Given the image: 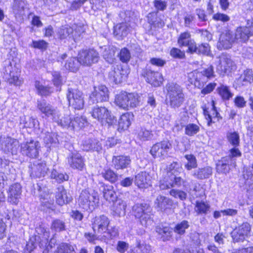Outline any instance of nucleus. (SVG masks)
I'll use <instances>...</instances> for the list:
<instances>
[{
	"mask_svg": "<svg viewBox=\"0 0 253 253\" xmlns=\"http://www.w3.org/2000/svg\"><path fill=\"white\" fill-rule=\"evenodd\" d=\"M167 90V100L169 106L173 109L178 108L184 101V94L182 88L174 83L168 84L166 86Z\"/></svg>",
	"mask_w": 253,
	"mask_h": 253,
	"instance_id": "nucleus-1",
	"label": "nucleus"
},
{
	"mask_svg": "<svg viewBox=\"0 0 253 253\" xmlns=\"http://www.w3.org/2000/svg\"><path fill=\"white\" fill-rule=\"evenodd\" d=\"M78 201L81 208L86 211H92L99 202L98 193L91 189H84L81 192Z\"/></svg>",
	"mask_w": 253,
	"mask_h": 253,
	"instance_id": "nucleus-2",
	"label": "nucleus"
},
{
	"mask_svg": "<svg viewBox=\"0 0 253 253\" xmlns=\"http://www.w3.org/2000/svg\"><path fill=\"white\" fill-rule=\"evenodd\" d=\"M241 153L238 148H233L230 151L229 155L222 157L216 164V171L218 173H227L231 167L236 166V157H240Z\"/></svg>",
	"mask_w": 253,
	"mask_h": 253,
	"instance_id": "nucleus-3",
	"label": "nucleus"
},
{
	"mask_svg": "<svg viewBox=\"0 0 253 253\" xmlns=\"http://www.w3.org/2000/svg\"><path fill=\"white\" fill-rule=\"evenodd\" d=\"M151 208L147 204H137L132 208L133 214L139 219L140 224L147 227L153 223L151 217Z\"/></svg>",
	"mask_w": 253,
	"mask_h": 253,
	"instance_id": "nucleus-4",
	"label": "nucleus"
},
{
	"mask_svg": "<svg viewBox=\"0 0 253 253\" xmlns=\"http://www.w3.org/2000/svg\"><path fill=\"white\" fill-rule=\"evenodd\" d=\"M139 102L140 100L137 94L128 93L125 91L117 94L115 98L116 105L125 110H128L129 108L136 107Z\"/></svg>",
	"mask_w": 253,
	"mask_h": 253,
	"instance_id": "nucleus-5",
	"label": "nucleus"
},
{
	"mask_svg": "<svg viewBox=\"0 0 253 253\" xmlns=\"http://www.w3.org/2000/svg\"><path fill=\"white\" fill-rule=\"evenodd\" d=\"M67 98L69 106L75 110H81L84 105V95L82 91L76 87H68Z\"/></svg>",
	"mask_w": 253,
	"mask_h": 253,
	"instance_id": "nucleus-6",
	"label": "nucleus"
},
{
	"mask_svg": "<svg viewBox=\"0 0 253 253\" xmlns=\"http://www.w3.org/2000/svg\"><path fill=\"white\" fill-rule=\"evenodd\" d=\"M92 117L98 121L102 125H111L116 122L115 117L105 107L94 106L90 112Z\"/></svg>",
	"mask_w": 253,
	"mask_h": 253,
	"instance_id": "nucleus-7",
	"label": "nucleus"
},
{
	"mask_svg": "<svg viewBox=\"0 0 253 253\" xmlns=\"http://www.w3.org/2000/svg\"><path fill=\"white\" fill-rule=\"evenodd\" d=\"M29 173L32 178H42L48 173L49 169L44 161L36 160L30 163Z\"/></svg>",
	"mask_w": 253,
	"mask_h": 253,
	"instance_id": "nucleus-8",
	"label": "nucleus"
},
{
	"mask_svg": "<svg viewBox=\"0 0 253 253\" xmlns=\"http://www.w3.org/2000/svg\"><path fill=\"white\" fill-rule=\"evenodd\" d=\"M182 170V167L177 162H172L167 168L168 177L171 179L172 184H176L178 187L181 186L185 187L187 183L186 180L178 176Z\"/></svg>",
	"mask_w": 253,
	"mask_h": 253,
	"instance_id": "nucleus-9",
	"label": "nucleus"
},
{
	"mask_svg": "<svg viewBox=\"0 0 253 253\" xmlns=\"http://www.w3.org/2000/svg\"><path fill=\"white\" fill-rule=\"evenodd\" d=\"M219 58V63L216 67V72L220 76L229 75L236 69L235 63L229 55L222 54Z\"/></svg>",
	"mask_w": 253,
	"mask_h": 253,
	"instance_id": "nucleus-10",
	"label": "nucleus"
},
{
	"mask_svg": "<svg viewBox=\"0 0 253 253\" xmlns=\"http://www.w3.org/2000/svg\"><path fill=\"white\" fill-rule=\"evenodd\" d=\"M194 77V84L199 88L203 87L208 79L214 76L213 67L210 66L203 69L201 72H195L193 74Z\"/></svg>",
	"mask_w": 253,
	"mask_h": 253,
	"instance_id": "nucleus-11",
	"label": "nucleus"
},
{
	"mask_svg": "<svg viewBox=\"0 0 253 253\" xmlns=\"http://www.w3.org/2000/svg\"><path fill=\"white\" fill-rule=\"evenodd\" d=\"M78 56L81 64L86 66L97 62L99 58L98 53L93 49L83 50L79 53Z\"/></svg>",
	"mask_w": 253,
	"mask_h": 253,
	"instance_id": "nucleus-12",
	"label": "nucleus"
},
{
	"mask_svg": "<svg viewBox=\"0 0 253 253\" xmlns=\"http://www.w3.org/2000/svg\"><path fill=\"white\" fill-rule=\"evenodd\" d=\"M109 99L108 89L103 85L95 86L94 91L89 96V102L92 103L106 102Z\"/></svg>",
	"mask_w": 253,
	"mask_h": 253,
	"instance_id": "nucleus-13",
	"label": "nucleus"
},
{
	"mask_svg": "<svg viewBox=\"0 0 253 253\" xmlns=\"http://www.w3.org/2000/svg\"><path fill=\"white\" fill-rule=\"evenodd\" d=\"M141 75L146 78L148 83L154 86H160L163 82L162 75L158 72L152 71L149 67H146L142 70Z\"/></svg>",
	"mask_w": 253,
	"mask_h": 253,
	"instance_id": "nucleus-14",
	"label": "nucleus"
},
{
	"mask_svg": "<svg viewBox=\"0 0 253 253\" xmlns=\"http://www.w3.org/2000/svg\"><path fill=\"white\" fill-rule=\"evenodd\" d=\"M171 147V145L169 141H163L154 144L150 153L154 158L165 157Z\"/></svg>",
	"mask_w": 253,
	"mask_h": 253,
	"instance_id": "nucleus-15",
	"label": "nucleus"
},
{
	"mask_svg": "<svg viewBox=\"0 0 253 253\" xmlns=\"http://www.w3.org/2000/svg\"><path fill=\"white\" fill-rule=\"evenodd\" d=\"M40 147L39 141L32 140L21 144V149L23 155L34 158L38 156Z\"/></svg>",
	"mask_w": 253,
	"mask_h": 253,
	"instance_id": "nucleus-16",
	"label": "nucleus"
},
{
	"mask_svg": "<svg viewBox=\"0 0 253 253\" xmlns=\"http://www.w3.org/2000/svg\"><path fill=\"white\" fill-rule=\"evenodd\" d=\"M128 74L127 70L124 69L121 65H117L112 67L111 71L109 73L108 77L113 82L118 84L122 83L124 77Z\"/></svg>",
	"mask_w": 253,
	"mask_h": 253,
	"instance_id": "nucleus-17",
	"label": "nucleus"
},
{
	"mask_svg": "<svg viewBox=\"0 0 253 253\" xmlns=\"http://www.w3.org/2000/svg\"><path fill=\"white\" fill-rule=\"evenodd\" d=\"M82 148L85 151L100 152L102 149V145L101 142L94 137H85L82 141Z\"/></svg>",
	"mask_w": 253,
	"mask_h": 253,
	"instance_id": "nucleus-18",
	"label": "nucleus"
},
{
	"mask_svg": "<svg viewBox=\"0 0 253 253\" xmlns=\"http://www.w3.org/2000/svg\"><path fill=\"white\" fill-rule=\"evenodd\" d=\"M109 223L110 221L107 216L104 215L96 216L94 219L92 228L94 231H97L98 233H102L109 230L108 227Z\"/></svg>",
	"mask_w": 253,
	"mask_h": 253,
	"instance_id": "nucleus-19",
	"label": "nucleus"
},
{
	"mask_svg": "<svg viewBox=\"0 0 253 253\" xmlns=\"http://www.w3.org/2000/svg\"><path fill=\"white\" fill-rule=\"evenodd\" d=\"M37 107L38 109L47 117H52V119L58 110L47 103L45 100H38Z\"/></svg>",
	"mask_w": 253,
	"mask_h": 253,
	"instance_id": "nucleus-20",
	"label": "nucleus"
},
{
	"mask_svg": "<svg viewBox=\"0 0 253 253\" xmlns=\"http://www.w3.org/2000/svg\"><path fill=\"white\" fill-rule=\"evenodd\" d=\"M13 13L16 17L24 15L28 10V3L26 0H13L11 4Z\"/></svg>",
	"mask_w": 253,
	"mask_h": 253,
	"instance_id": "nucleus-21",
	"label": "nucleus"
},
{
	"mask_svg": "<svg viewBox=\"0 0 253 253\" xmlns=\"http://www.w3.org/2000/svg\"><path fill=\"white\" fill-rule=\"evenodd\" d=\"M131 159L129 156L120 155L113 156L112 158V165L116 169H126L130 165Z\"/></svg>",
	"mask_w": 253,
	"mask_h": 253,
	"instance_id": "nucleus-22",
	"label": "nucleus"
},
{
	"mask_svg": "<svg viewBox=\"0 0 253 253\" xmlns=\"http://www.w3.org/2000/svg\"><path fill=\"white\" fill-rule=\"evenodd\" d=\"M21 194V186L18 183L10 186L8 192V201L13 204H17Z\"/></svg>",
	"mask_w": 253,
	"mask_h": 253,
	"instance_id": "nucleus-23",
	"label": "nucleus"
},
{
	"mask_svg": "<svg viewBox=\"0 0 253 253\" xmlns=\"http://www.w3.org/2000/svg\"><path fill=\"white\" fill-rule=\"evenodd\" d=\"M253 82V71L246 69L240 76L236 79V83L239 87L247 86Z\"/></svg>",
	"mask_w": 253,
	"mask_h": 253,
	"instance_id": "nucleus-24",
	"label": "nucleus"
},
{
	"mask_svg": "<svg viewBox=\"0 0 253 253\" xmlns=\"http://www.w3.org/2000/svg\"><path fill=\"white\" fill-rule=\"evenodd\" d=\"M18 142L10 137H4L1 140V148L5 153H12L16 149Z\"/></svg>",
	"mask_w": 253,
	"mask_h": 253,
	"instance_id": "nucleus-25",
	"label": "nucleus"
},
{
	"mask_svg": "<svg viewBox=\"0 0 253 253\" xmlns=\"http://www.w3.org/2000/svg\"><path fill=\"white\" fill-rule=\"evenodd\" d=\"M235 40V37H234L233 35L229 32L222 34L219 38L217 47L218 48H220L221 49L222 48H230L232 43Z\"/></svg>",
	"mask_w": 253,
	"mask_h": 253,
	"instance_id": "nucleus-26",
	"label": "nucleus"
},
{
	"mask_svg": "<svg viewBox=\"0 0 253 253\" xmlns=\"http://www.w3.org/2000/svg\"><path fill=\"white\" fill-rule=\"evenodd\" d=\"M212 174V168L210 166L198 168L192 171V175L199 180L209 178Z\"/></svg>",
	"mask_w": 253,
	"mask_h": 253,
	"instance_id": "nucleus-27",
	"label": "nucleus"
},
{
	"mask_svg": "<svg viewBox=\"0 0 253 253\" xmlns=\"http://www.w3.org/2000/svg\"><path fill=\"white\" fill-rule=\"evenodd\" d=\"M154 204L155 207L161 211H165L170 208L173 202L169 198L162 195H159L156 199Z\"/></svg>",
	"mask_w": 253,
	"mask_h": 253,
	"instance_id": "nucleus-28",
	"label": "nucleus"
},
{
	"mask_svg": "<svg viewBox=\"0 0 253 253\" xmlns=\"http://www.w3.org/2000/svg\"><path fill=\"white\" fill-rule=\"evenodd\" d=\"M126 204L125 201L121 199H117L113 202L112 207V214L114 216H121L125 215Z\"/></svg>",
	"mask_w": 253,
	"mask_h": 253,
	"instance_id": "nucleus-29",
	"label": "nucleus"
},
{
	"mask_svg": "<svg viewBox=\"0 0 253 253\" xmlns=\"http://www.w3.org/2000/svg\"><path fill=\"white\" fill-rule=\"evenodd\" d=\"M52 120L62 127L70 129L72 119L69 115H62L58 110V113H56Z\"/></svg>",
	"mask_w": 253,
	"mask_h": 253,
	"instance_id": "nucleus-30",
	"label": "nucleus"
},
{
	"mask_svg": "<svg viewBox=\"0 0 253 253\" xmlns=\"http://www.w3.org/2000/svg\"><path fill=\"white\" fill-rule=\"evenodd\" d=\"M69 164L73 169L82 170L84 164L83 158L79 153H73L68 160Z\"/></svg>",
	"mask_w": 253,
	"mask_h": 253,
	"instance_id": "nucleus-31",
	"label": "nucleus"
},
{
	"mask_svg": "<svg viewBox=\"0 0 253 253\" xmlns=\"http://www.w3.org/2000/svg\"><path fill=\"white\" fill-rule=\"evenodd\" d=\"M56 198L57 203L60 206L68 203L72 200L71 197L67 195L66 190L62 186L58 188Z\"/></svg>",
	"mask_w": 253,
	"mask_h": 253,
	"instance_id": "nucleus-32",
	"label": "nucleus"
},
{
	"mask_svg": "<svg viewBox=\"0 0 253 253\" xmlns=\"http://www.w3.org/2000/svg\"><path fill=\"white\" fill-rule=\"evenodd\" d=\"M149 174L145 171L138 173L135 178V184L140 188H145L148 187Z\"/></svg>",
	"mask_w": 253,
	"mask_h": 253,
	"instance_id": "nucleus-33",
	"label": "nucleus"
},
{
	"mask_svg": "<svg viewBox=\"0 0 253 253\" xmlns=\"http://www.w3.org/2000/svg\"><path fill=\"white\" fill-rule=\"evenodd\" d=\"M250 32L246 26L238 27L235 33V38L237 41L245 42L250 37Z\"/></svg>",
	"mask_w": 253,
	"mask_h": 253,
	"instance_id": "nucleus-34",
	"label": "nucleus"
},
{
	"mask_svg": "<svg viewBox=\"0 0 253 253\" xmlns=\"http://www.w3.org/2000/svg\"><path fill=\"white\" fill-rule=\"evenodd\" d=\"M216 91L223 100H229L233 96L230 87L224 84H220L216 88Z\"/></svg>",
	"mask_w": 253,
	"mask_h": 253,
	"instance_id": "nucleus-35",
	"label": "nucleus"
},
{
	"mask_svg": "<svg viewBox=\"0 0 253 253\" xmlns=\"http://www.w3.org/2000/svg\"><path fill=\"white\" fill-rule=\"evenodd\" d=\"M102 187L104 198L109 202H114L117 199V195L113 186L103 184Z\"/></svg>",
	"mask_w": 253,
	"mask_h": 253,
	"instance_id": "nucleus-36",
	"label": "nucleus"
},
{
	"mask_svg": "<svg viewBox=\"0 0 253 253\" xmlns=\"http://www.w3.org/2000/svg\"><path fill=\"white\" fill-rule=\"evenodd\" d=\"M87 122L85 117L81 116L74 118L71 120L70 126L71 130H78L84 127L87 124Z\"/></svg>",
	"mask_w": 253,
	"mask_h": 253,
	"instance_id": "nucleus-37",
	"label": "nucleus"
},
{
	"mask_svg": "<svg viewBox=\"0 0 253 253\" xmlns=\"http://www.w3.org/2000/svg\"><path fill=\"white\" fill-rule=\"evenodd\" d=\"M130 27L125 22V23H122L118 24L114 27V33L116 36H119L120 37H126L127 34L129 32Z\"/></svg>",
	"mask_w": 253,
	"mask_h": 253,
	"instance_id": "nucleus-38",
	"label": "nucleus"
},
{
	"mask_svg": "<svg viewBox=\"0 0 253 253\" xmlns=\"http://www.w3.org/2000/svg\"><path fill=\"white\" fill-rule=\"evenodd\" d=\"M116 48L114 47H108L104 49L102 55L104 59L109 63H113L115 60Z\"/></svg>",
	"mask_w": 253,
	"mask_h": 253,
	"instance_id": "nucleus-39",
	"label": "nucleus"
},
{
	"mask_svg": "<svg viewBox=\"0 0 253 253\" xmlns=\"http://www.w3.org/2000/svg\"><path fill=\"white\" fill-rule=\"evenodd\" d=\"M190 227L189 222L186 220H183L177 223L173 228L174 233L181 236L184 235L186 230Z\"/></svg>",
	"mask_w": 253,
	"mask_h": 253,
	"instance_id": "nucleus-40",
	"label": "nucleus"
},
{
	"mask_svg": "<svg viewBox=\"0 0 253 253\" xmlns=\"http://www.w3.org/2000/svg\"><path fill=\"white\" fill-rule=\"evenodd\" d=\"M71 28L73 30L71 35L72 39L74 40V41L76 42L82 38L85 30V28L84 25H75Z\"/></svg>",
	"mask_w": 253,
	"mask_h": 253,
	"instance_id": "nucleus-41",
	"label": "nucleus"
},
{
	"mask_svg": "<svg viewBox=\"0 0 253 253\" xmlns=\"http://www.w3.org/2000/svg\"><path fill=\"white\" fill-rule=\"evenodd\" d=\"M130 116L131 115L128 113L121 116L118 122L119 130H125L128 128L130 125Z\"/></svg>",
	"mask_w": 253,
	"mask_h": 253,
	"instance_id": "nucleus-42",
	"label": "nucleus"
},
{
	"mask_svg": "<svg viewBox=\"0 0 253 253\" xmlns=\"http://www.w3.org/2000/svg\"><path fill=\"white\" fill-rule=\"evenodd\" d=\"M80 64H82L79 61V57L78 58L72 57L69 59L65 64V67L67 69L75 72L79 69Z\"/></svg>",
	"mask_w": 253,
	"mask_h": 253,
	"instance_id": "nucleus-43",
	"label": "nucleus"
},
{
	"mask_svg": "<svg viewBox=\"0 0 253 253\" xmlns=\"http://www.w3.org/2000/svg\"><path fill=\"white\" fill-rule=\"evenodd\" d=\"M190 32L187 31L182 33L180 34L177 43L180 47L186 46L191 41L192 39Z\"/></svg>",
	"mask_w": 253,
	"mask_h": 253,
	"instance_id": "nucleus-44",
	"label": "nucleus"
},
{
	"mask_svg": "<svg viewBox=\"0 0 253 253\" xmlns=\"http://www.w3.org/2000/svg\"><path fill=\"white\" fill-rule=\"evenodd\" d=\"M184 157L187 161V162L184 165L185 168L187 170H190L192 169H195L197 167V159L193 155H185Z\"/></svg>",
	"mask_w": 253,
	"mask_h": 253,
	"instance_id": "nucleus-45",
	"label": "nucleus"
},
{
	"mask_svg": "<svg viewBox=\"0 0 253 253\" xmlns=\"http://www.w3.org/2000/svg\"><path fill=\"white\" fill-rule=\"evenodd\" d=\"M50 177L54 179L58 183L67 181L69 179V176L66 173L59 172L54 169L51 172Z\"/></svg>",
	"mask_w": 253,
	"mask_h": 253,
	"instance_id": "nucleus-46",
	"label": "nucleus"
},
{
	"mask_svg": "<svg viewBox=\"0 0 253 253\" xmlns=\"http://www.w3.org/2000/svg\"><path fill=\"white\" fill-rule=\"evenodd\" d=\"M151 246L140 240H136V253H149L151 251Z\"/></svg>",
	"mask_w": 253,
	"mask_h": 253,
	"instance_id": "nucleus-47",
	"label": "nucleus"
},
{
	"mask_svg": "<svg viewBox=\"0 0 253 253\" xmlns=\"http://www.w3.org/2000/svg\"><path fill=\"white\" fill-rule=\"evenodd\" d=\"M41 202L42 205L48 209H50L54 202L53 196L48 194L44 195H41Z\"/></svg>",
	"mask_w": 253,
	"mask_h": 253,
	"instance_id": "nucleus-48",
	"label": "nucleus"
},
{
	"mask_svg": "<svg viewBox=\"0 0 253 253\" xmlns=\"http://www.w3.org/2000/svg\"><path fill=\"white\" fill-rule=\"evenodd\" d=\"M41 202L42 205L48 209H50L54 202L53 196L48 194L44 195H41Z\"/></svg>",
	"mask_w": 253,
	"mask_h": 253,
	"instance_id": "nucleus-49",
	"label": "nucleus"
},
{
	"mask_svg": "<svg viewBox=\"0 0 253 253\" xmlns=\"http://www.w3.org/2000/svg\"><path fill=\"white\" fill-rule=\"evenodd\" d=\"M51 229L55 232H62L66 230L65 223L59 219H54L51 225Z\"/></svg>",
	"mask_w": 253,
	"mask_h": 253,
	"instance_id": "nucleus-50",
	"label": "nucleus"
},
{
	"mask_svg": "<svg viewBox=\"0 0 253 253\" xmlns=\"http://www.w3.org/2000/svg\"><path fill=\"white\" fill-rule=\"evenodd\" d=\"M235 229L239 233H241L242 234H244V236L247 238L250 235L251 231V225L249 223L246 222L239 225Z\"/></svg>",
	"mask_w": 253,
	"mask_h": 253,
	"instance_id": "nucleus-51",
	"label": "nucleus"
},
{
	"mask_svg": "<svg viewBox=\"0 0 253 253\" xmlns=\"http://www.w3.org/2000/svg\"><path fill=\"white\" fill-rule=\"evenodd\" d=\"M200 131V127L195 124H189L185 126V134L189 136L196 134Z\"/></svg>",
	"mask_w": 253,
	"mask_h": 253,
	"instance_id": "nucleus-52",
	"label": "nucleus"
},
{
	"mask_svg": "<svg viewBox=\"0 0 253 253\" xmlns=\"http://www.w3.org/2000/svg\"><path fill=\"white\" fill-rule=\"evenodd\" d=\"M39 236H32L27 242L26 249L29 253H31L37 246L39 243Z\"/></svg>",
	"mask_w": 253,
	"mask_h": 253,
	"instance_id": "nucleus-53",
	"label": "nucleus"
},
{
	"mask_svg": "<svg viewBox=\"0 0 253 253\" xmlns=\"http://www.w3.org/2000/svg\"><path fill=\"white\" fill-rule=\"evenodd\" d=\"M73 30L70 27L62 26L58 31V36L60 39L67 38L72 39L71 35Z\"/></svg>",
	"mask_w": 253,
	"mask_h": 253,
	"instance_id": "nucleus-54",
	"label": "nucleus"
},
{
	"mask_svg": "<svg viewBox=\"0 0 253 253\" xmlns=\"http://www.w3.org/2000/svg\"><path fill=\"white\" fill-rule=\"evenodd\" d=\"M102 176L107 180L111 183L116 182L118 178V175L113 170L107 169L102 173Z\"/></svg>",
	"mask_w": 253,
	"mask_h": 253,
	"instance_id": "nucleus-55",
	"label": "nucleus"
},
{
	"mask_svg": "<svg viewBox=\"0 0 253 253\" xmlns=\"http://www.w3.org/2000/svg\"><path fill=\"white\" fill-rule=\"evenodd\" d=\"M118 56L120 61L123 63H127L130 60L131 57L129 51L126 47L122 48L120 50Z\"/></svg>",
	"mask_w": 253,
	"mask_h": 253,
	"instance_id": "nucleus-56",
	"label": "nucleus"
},
{
	"mask_svg": "<svg viewBox=\"0 0 253 253\" xmlns=\"http://www.w3.org/2000/svg\"><path fill=\"white\" fill-rule=\"evenodd\" d=\"M43 140L44 143L47 145L49 144H56L58 142L56 134L48 132L45 134Z\"/></svg>",
	"mask_w": 253,
	"mask_h": 253,
	"instance_id": "nucleus-57",
	"label": "nucleus"
},
{
	"mask_svg": "<svg viewBox=\"0 0 253 253\" xmlns=\"http://www.w3.org/2000/svg\"><path fill=\"white\" fill-rule=\"evenodd\" d=\"M138 136L140 140L147 141L152 139L153 134L151 131L142 128L138 132Z\"/></svg>",
	"mask_w": 253,
	"mask_h": 253,
	"instance_id": "nucleus-58",
	"label": "nucleus"
},
{
	"mask_svg": "<svg viewBox=\"0 0 253 253\" xmlns=\"http://www.w3.org/2000/svg\"><path fill=\"white\" fill-rule=\"evenodd\" d=\"M210 52V46L208 43H204L198 45L197 54L209 56Z\"/></svg>",
	"mask_w": 253,
	"mask_h": 253,
	"instance_id": "nucleus-59",
	"label": "nucleus"
},
{
	"mask_svg": "<svg viewBox=\"0 0 253 253\" xmlns=\"http://www.w3.org/2000/svg\"><path fill=\"white\" fill-rule=\"evenodd\" d=\"M55 253H75L73 246L67 244H62Z\"/></svg>",
	"mask_w": 253,
	"mask_h": 253,
	"instance_id": "nucleus-60",
	"label": "nucleus"
},
{
	"mask_svg": "<svg viewBox=\"0 0 253 253\" xmlns=\"http://www.w3.org/2000/svg\"><path fill=\"white\" fill-rule=\"evenodd\" d=\"M227 139L228 141L234 146H237L239 144V135L236 132H230L228 133Z\"/></svg>",
	"mask_w": 253,
	"mask_h": 253,
	"instance_id": "nucleus-61",
	"label": "nucleus"
},
{
	"mask_svg": "<svg viewBox=\"0 0 253 253\" xmlns=\"http://www.w3.org/2000/svg\"><path fill=\"white\" fill-rule=\"evenodd\" d=\"M209 208V206L204 202H196L195 211L198 214L206 213Z\"/></svg>",
	"mask_w": 253,
	"mask_h": 253,
	"instance_id": "nucleus-62",
	"label": "nucleus"
},
{
	"mask_svg": "<svg viewBox=\"0 0 253 253\" xmlns=\"http://www.w3.org/2000/svg\"><path fill=\"white\" fill-rule=\"evenodd\" d=\"M35 86L42 96H47L52 92L50 87L43 86L40 84L39 82H36Z\"/></svg>",
	"mask_w": 253,
	"mask_h": 253,
	"instance_id": "nucleus-63",
	"label": "nucleus"
},
{
	"mask_svg": "<svg viewBox=\"0 0 253 253\" xmlns=\"http://www.w3.org/2000/svg\"><path fill=\"white\" fill-rule=\"evenodd\" d=\"M231 235L234 243L243 242L247 238L244 236V234H242L235 229L231 233Z\"/></svg>",
	"mask_w": 253,
	"mask_h": 253,
	"instance_id": "nucleus-64",
	"label": "nucleus"
}]
</instances>
